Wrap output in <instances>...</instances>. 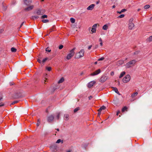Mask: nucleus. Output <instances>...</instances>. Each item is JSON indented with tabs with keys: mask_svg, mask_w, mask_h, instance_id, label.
Here are the masks:
<instances>
[{
	"mask_svg": "<svg viewBox=\"0 0 152 152\" xmlns=\"http://www.w3.org/2000/svg\"><path fill=\"white\" fill-rule=\"evenodd\" d=\"M120 112L119 110L117 111V112L116 115H118V114L119 113H120Z\"/></svg>",
	"mask_w": 152,
	"mask_h": 152,
	"instance_id": "8fccbe9b",
	"label": "nucleus"
},
{
	"mask_svg": "<svg viewBox=\"0 0 152 152\" xmlns=\"http://www.w3.org/2000/svg\"><path fill=\"white\" fill-rule=\"evenodd\" d=\"M70 20L71 22L72 23H74L75 21V20L73 18H71Z\"/></svg>",
	"mask_w": 152,
	"mask_h": 152,
	"instance_id": "7c9ffc66",
	"label": "nucleus"
},
{
	"mask_svg": "<svg viewBox=\"0 0 152 152\" xmlns=\"http://www.w3.org/2000/svg\"><path fill=\"white\" fill-rule=\"evenodd\" d=\"M24 4L27 5H29L32 2L31 0H24Z\"/></svg>",
	"mask_w": 152,
	"mask_h": 152,
	"instance_id": "f8f14e48",
	"label": "nucleus"
},
{
	"mask_svg": "<svg viewBox=\"0 0 152 152\" xmlns=\"http://www.w3.org/2000/svg\"><path fill=\"white\" fill-rule=\"evenodd\" d=\"M47 75V74H46L45 75V76ZM47 79L46 78V76H45V77L44 78V79L43 80H42V82L44 83L45 84V82H46V80Z\"/></svg>",
	"mask_w": 152,
	"mask_h": 152,
	"instance_id": "72a5a7b5",
	"label": "nucleus"
},
{
	"mask_svg": "<svg viewBox=\"0 0 152 152\" xmlns=\"http://www.w3.org/2000/svg\"><path fill=\"white\" fill-rule=\"evenodd\" d=\"M75 48H73L69 52V53L67 55L66 58L67 59H69L74 55L75 52L74 50H75Z\"/></svg>",
	"mask_w": 152,
	"mask_h": 152,
	"instance_id": "7ed1b4c3",
	"label": "nucleus"
},
{
	"mask_svg": "<svg viewBox=\"0 0 152 152\" xmlns=\"http://www.w3.org/2000/svg\"><path fill=\"white\" fill-rule=\"evenodd\" d=\"M131 79V77L130 75H127L124 77L122 80L124 83H127L129 82Z\"/></svg>",
	"mask_w": 152,
	"mask_h": 152,
	"instance_id": "39448f33",
	"label": "nucleus"
},
{
	"mask_svg": "<svg viewBox=\"0 0 152 152\" xmlns=\"http://www.w3.org/2000/svg\"><path fill=\"white\" fill-rule=\"evenodd\" d=\"M37 61L40 64H41L42 63L41 61L39 59H38L37 60Z\"/></svg>",
	"mask_w": 152,
	"mask_h": 152,
	"instance_id": "3c124183",
	"label": "nucleus"
},
{
	"mask_svg": "<svg viewBox=\"0 0 152 152\" xmlns=\"http://www.w3.org/2000/svg\"><path fill=\"white\" fill-rule=\"evenodd\" d=\"M100 44L101 46H102V42H100Z\"/></svg>",
	"mask_w": 152,
	"mask_h": 152,
	"instance_id": "052dcab7",
	"label": "nucleus"
},
{
	"mask_svg": "<svg viewBox=\"0 0 152 152\" xmlns=\"http://www.w3.org/2000/svg\"><path fill=\"white\" fill-rule=\"evenodd\" d=\"M63 47V46L62 45H60L59 47V49H62Z\"/></svg>",
	"mask_w": 152,
	"mask_h": 152,
	"instance_id": "a18cd8bd",
	"label": "nucleus"
},
{
	"mask_svg": "<svg viewBox=\"0 0 152 152\" xmlns=\"http://www.w3.org/2000/svg\"><path fill=\"white\" fill-rule=\"evenodd\" d=\"M4 31V30L3 29H0V34L2 33L3 32V31Z\"/></svg>",
	"mask_w": 152,
	"mask_h": 152,
	"instance_id": "de8ad7c7",
	"label": "nucleus"
},
{
	"mask_svg": "<svg viewBox=\"0 0 152 152\" xmlns=\"http://www.w3.org/2000/svg\"><path fill=\"white\" fill-rule=\"evenodd\" d=\"M54 30H52L51 28L48 31V34H49L50 32L53 31H54Z\"/></svg>",
	"mask_w": 152,
	"mask_h": 152,
	"instance_id": "4c0bfd02",
	"label": "nucleus"
},
{
	"mask_svg": "<svg viewBox=\"0 0 152 152\" xmlns=\"http://www.w3.org/2000/svg\"><path fill=\"white\" fill-rule=\"evenodd\" d=\"M20 96V95H18L17 94H15L14 95L13 97L14 99H18V98Z\"/></svg>",
	"mask_w": 152,
	"mask_h": 152,
	"instance_id": "6ab92c4d",
	"label": "nucleus"
},
{
	"mask_svg": "<svg viewBox=\"0 0 152 152\" xmlns=\"http://www.w3.org/2000/svg\"><path fill=\"white\" fill-rule=\"evenodd\" d=\"M94 4H91L87 7V10H92L94 8Z\"/></svg>",
	"mask_w": 152,
	"mask_h": 152,
	"instance_id": "ddd939ff",
	"label": "nucleus"
},
{
	"mask_svg": "<svg viewBox=\"0 0 152 152\" xmlns=\"http://www.w3.org/2000/svg\"><path fill=\"white\" fill-rule=\"evenodd\" d=\"M107 78V76L104 75L103 76L100 78V81L102 83H103L106 80Z\"/></svg>",
	"mask_w": 152,
	"mask_h": 152,
	"instance_id": "1a4fd4ad",
	"label": "nucleus"
},
{
	"mask_svg": "<svg viewBox=\"0 0 152 152\" xmlns=\"http://www.w3.org/2000/svg\"><path fill=\"white\" fill-rule=\"evenodd\" d=\"M127 108L125 106L122 109V112H124L125 111H127Z\"/></svg>",
	"mask_w": 152,
	"mask_h": 152,
	"instance_id": "5701e85b",
	"label": "nucleus"
},
{
	"mask_svg": "<svg viewBox=\"0 0 152 152\" xmlns=\"http://www.w3.org/2000/svg\"><path fill=\"white\" fill-rule=\"evenodd\" d=\"M106 109V107L104 106H102L98 110V112H101L102 110H105Z\"/></svg>",
	"mask_w": 152,
	"mask_h": 152,
	"instance_id": "dca6fc26",
	"label": "nucleus"
},
{
	"mask_svg": "<svg viewBox=\"0 0 152 152\" xmlns=\"http://www.w3.org/2000/svg\"><path fill=\"white\" fill-rule=\"evenodd\" d=\"M34 8V6L31 5V6H30L27 7L25 8L24 9L25 11H28L30 10H32Z\"/></svg>",
	"mask_w": 152,
	"mask_h": 152,
	"instance_id": "9b49d317",
	"label": "nucleus"
},
{
	"mask_svg": "<svg viewBox=\"0 0 152 152\" xmlns=\"http://www.w3.org/2000/svg\"><path fill=\"white\" fill-rule=\"evenodd\" d=\"M11 51L12 52H15L17 51V49L14 48L12 47L11 48Z\"/></svg>",
	"mask_w": 152,
	"mask_h": 152,
	"instance_id": "bb28decb",
	"label": "nucleus"
},
{
	"mask_svg": "<svg viewBox=\"0 0 152 152\" xmlns=\"http://www.w3.org/2000/svg\"><path fill=\"white\" fill-rule=\"evenodd\" d=\"M125 74V72H124H124H122L121 74L119 76V78H121L122 77H123V76Z\"/></svg>",
	"mask_w": 152,
	"mask_h": 152,
	"instance_id": "b1692460",
	"label": "nucleus"
},
{
	"mask_svg": "<svg viewBox=\"0 0 152 152\" xmlns=\"http://www.w3.org/2000/svg\"><path fill=\"white\" fill-rule=\"evenodd\" d=\"M42 22L44 23H47L49 22V20L47 19H44L42 20Z\"/></svg>",
	"mask_w": 152,
	"mask_h": 152,
	"instance_id": "c9c22d12",
	"label": "nucleus"
},
{
	"mask_svg": "<svg viewBox=\"0 0 152 152\" xmlns=\"http://www.w3.org/2000/svg\"><path fill=\"white\" fill-rule=\"evenodd\" d=\"M126 11V9H122L121 10V12H124Z\"/></svg>",
	"mask_w": 152,
	"mask_h": 152,
	"instance_id": "49530a36",
	"label": "nucleus"
},
{
	"mask_svg": "<svg viewBox=\"0 0 152 152\" xmlns=\"http://www.w3.org/2000/svg\"><path fill=\"white\" fill-rule=\"evenodd\" d=\"M108 27L107 25H105L103 26L102 29L104 30H106L108 28Z\"/></svg>",
	"mask_w": 152,
	"mask_h": 152,
	"instance_id": "393cba45",
	"label": "nucleus"
},
{
	"mask_svg": "<svg viewBox=\"0 0 152 152\" xmlns=\"http://www.w3.org/2000/svg\"><path fill=\"white\" fill-rule=\"evenodd\" d=\"M99 1H98L96 2V4H98L99 3Z\"/></svg>",
	"mask_w": 152,
	"mask_h": 152,
	"instance_id": "e2e57ef3",
	"label": "nucleus"
},
{
	"mask_svg": "<svg viewBox=\"0 0 152 152\" xmlns=\"http://www.w3.org/2000/svg\"><path fill=\"white\" fill-rule=\"evenodd\" d=\"M48 59V58H45L44 59H43L42 61V62L43 63H44Z\"/></svg>",
	"mask_w": 152,
	"mask_h": 152,
	"instance_id": "c03bdc74",
	"label": "nucleus"
},
{
	"mask_svg": "<svg viewBox=\"0 0 152 152\" xmlns=\"http://www.w3.org/2000/svg\"><path fill=\"white\" fill-rule=\"evenodd\" d=\"M97 61H96L94 63V64H97Z\"/></svg>",
	"mask_w": 152,
	"mask_h": 152,
	"instance_id": "338daca9",
	"label": "nucleus"
},
{
	"mask_svg": "<svg viewBox=\"0 0 152 152\" xmlns=\"http://www.w3.org/2000/svg\"><path fill=\"white\" fill-rule=\"evenodd\" d=\"M64 118L65 120H67L69 119V115L68 114H65L64 115Z\"/></svg>",
	"mask_w": 152,
	"mask_h": 152,
	"instance_id": "f3484780",
	"label": "nucleus"
},
{
	"mask_svg": "<svg viewBox=\"0 0 152 152\" xmlns=\"http://www.w3.org/2000/svg\"><path fill=\"white\" fill-rule=\"evenodd\" d=\"M52 30H54L55 31V26H53L52 28H51Z\"/></svg>",
	"mask_w": 152,
	"mask_h": 152,
	"instance_id": "09e8293b",
	"label": "nucleus"
},
{
	"mask_svg": "<svg viewBox=\"0 0 152 152\" xmlns=\"http://www.w3.org/2000/svg\"><path fill=\"white\" fill-rule=\"evenodd\" d=\"M40 121H41V120L40 119H38L37 123V126H39V125L40 123Z\"/></svg>",
	"mask_w": 152,
	"mask_h": 152,
	"instance_id": "c756f323",
	"label": "nucleus"
},
{
	"mask_svg": "<svg viewBox=\"0 0 152 152\" xmlns=\"http://www.w3.org/2000/svg\"><path fill=\"white\" fill-rule=\"evenodd\" d=\"M104 57H102L100 58L98 60V61H100L103 60L104 59Z\"/></svg>",
	"mask_w": 152,
	"mask_h": 152,
	"instance_id": "37998d69",
	"label": "nucleus"
},
{
	"mask_svg": "<svg viewBox=\"0 0 152 152\" xmlns=\"http://www.w3.org/2000/svg\"><path fill=\"white\" fill-rule=\"evenodd\" d=\"M124 14H122L120 15V16H118L119 18H121L124 17Z\"/></svg>",
	"mask_w": 152,
	"mask_h": 152,
	"instance_id": "79ce46f5",
	"label": "nucleus"
},
{
	"mask_svg": "<svg viewBox=\"0 0 152 152\" xmlns=\"http://www.w3.org/2000/svg\"><path fill=\"white\" fill-rule=\"evenodd\" d=\"M99 41L100 42H102V40L101 38H100L99 39Z\"/></svg>",
	"mask_w": 152,
	"mask_h": 152,
	"instance_id": "6e6d98bb",
	"label": "nucleus"
},
{
	"mask_svg": "<svg viewBox=\"0 0 152 152\" xmlns=\"http://www.w3.org/2000/svg\"><path fill=\"white\" fill-rule=\"evenodd\" d=\"M114 74V73L113 72H112L111 73V75H113Z\"/></svg>",
	"mask_w": 152,
	"mask_h": 152,
	"instance_id": "bf43d9fd",
	"label": "nucleus"
},
{
	"mask_svg": "<svg viewBox=\"0 0 152 152\" xmlns=\"http://www.w3.org/2000/svg\"><path fill=\"white\" fill-rule=\"evenodd\" d=\"M80 107H77L75 108L74 110V113H76L78 111L80 110Z\"/></svg>",
	"mask_w": 152,
	"mask_h": 152,
	"instance_id": "a878e982",
	"label": "nucleus"
},
{
	"mask_svg": "<svg viewBox=\"0 0 152 152\" xmlns=\"http://www.w3.org/2000/svg\"><path fill=\"white\" fill-rule=\"evenodd\" d=\"M46 69L49 71H50L51 70V67H46Z\"/></svg>",
	"mask_w": 152,
	"mask_h": 152,
	"instance_id": "ea45409f",
	"label": "nucleus"
},
{
	"mask_svg": "<svg viewBox=\"0 0 152 152\" xmlns=\"http://www.w3.org/2000/svg\"><path fill=\"white\" fill-rule=\"evenodd\" d=\"M91 47H92L91 45H90V46H89L88 47V50L90 49Z\"/></svg>",
	"mask_w": 152,
	"mask_h": 152,
	"instance_id": "5fc2aeb1",
	"label": "nucleus"
},
{
	"mask_svg": "<svg viewBox=\"0 0 152 152\" xmlns=\"http://www.w3.org/2000/svg\"><path fill=\"white\" fill-rule=\"evenodd\" d=\"M92 98H93V96H90L88 97V98L89 100L91 99Z\"/></svg>",
	"mask_w": 152,
	"mask_h": 152,
	"instance_id": "603ef678",
	"label": "nucleus"
},
{
	"mask_svg": "<svg viewBox=\"0 0 152 152\" xmlns=\"http://www.w3.org/2000/svg\"><path fill=\"white\" fill-rule=\"evenodd\" d=\"M45 11L43 9H39L37 10L36 13L38 15H42L44 13Z\"/></svg>",
	"mask_w": 152,
	"mask_h": 152,
	"instance_id": "0eeeda50",
	"label": "nucleus"
},
{
	"mask_svg": "<svg viewBox=\"0 0 152 152\" xmlns=\"http://www.w3.org/2000/svg\"><path fill=\"white\" fill-rule=\"evenodd\" d=\"M150 7V6L149 5H146L144 6V8L145 9H147L149 8Z\"/></svg>",
	"mask_w": 152,
	"mask_h": 152,
	"instance_id": "f704fd0d",
	"label": "nucleus"
},
{
	"mask_svg": "<svg viewBox=\"0 0 152 152\" xmlns=\"http://www.w3.org/2000/svg\"><path fill=\"white\" fill-rule=\"evenodd\" d=\"M17 102H16V101L12 103V104H14L15 103H17Z\"/></svg>",
	"mask_w": 152,
	"mask_h": 152,
	"instance_id": "4d7b16f0",
	"label": "nucleus"
},
{
	"mask_svg": "<svg viewBox=\"0 0 152 152\" xmlns=\"http://www.w3.org/2000/svg\"><path fill=\"white\" fill-rule=\"evenodd\" d=\"M137 62V61L135 59H133L127 62L125 65V67L127 68H129L134 66Z\"/></svg>",
	"mask_w": 152,
	"mask_h": 152,
	"instance_id": "f257e3e1",
	"label": "nucleus"
},
{
	"mask_svg": "<svg viewBox=\"0 0 152 152\" xmlns=\"http://www.w3.org/2000/svg\"><path fill=\"white\" fill-rule=\"evenodd\" d=\"M118 13H119V14H121V13H122V12H121V11L120 12H118Z\"/></svg>",
	"mask_w": 152,
	"mask_h": 152,
	"instance_id": "69168bd1",
	"label": "nucleus"
},
{
	"mask_svg": "<svg viewBox=\"0 0 152 152\" xmlns=\"http://www.w3.org/2000/svg\"><path fill=\"white\" fill-rule=\"evenodd\" d=\"M97 25V24H95L93 26L91 30V31L92 33H94L96 32Z\"/></svg>",
	"mask_w": 152,
	"mask_h": 152,
	"instance_id": "9d476101",
	"label": "nucleus"
},
{
	"mask_svg": "<svg viewBox=\"0 0 152 152\" xmlns=\"http://www.w3.org/2000/svg\"><path fill=\"white\" fill-rule=\"evenodd\" d=\"M100 114H101V112H99V113H98V115H99Z\"/></svg>",
	"mask_w": 152,
	"mask_h": 152,
	"instance_id": "680f3d73",
	"label": "nucleus"
},
{
	"mask_svg": "<svg viewBox=\"0 0 152 152\" xmlns=\"http://www.w3.org/2000/svg\"><path fill=\"white\" fill-rule=\"evenodd\" d=\"M64 78L62 77L58 81V83H63L64 81Z\"/></svg>",
	"mask_w": 152,
	"mask_h": 152,
	"instance_id": "4be33fe9",
	"label": "nucleus"
},
{
	"mask_svg": "<svg viewBox=\"0 0 152 152\" xmlns=\"http://www.w3.org/2000/svg\"><path fill=\"white\" fill-rule=\"evenodd\" d=\"M10 86H12V85H13V83H12V82H10Z\"/></svg>",
	"mask_w": 152,
	"mask_h": 152,
	"instance_id": "13d9d810",
	"label": "nucleus"
},
{
	"mask_svg": "<svg viewBox=\"0 0 152 152\" xmlns=\"http://www.w3.org/2000/svg\"><path fill=\"white\" fill-rule=\"evenodd\" d=\"M54 119V116L52 115H50L47 118L48 121L49 123H52L53 122Z\"/></svg>",
	"mask_w": 152,
	"mask_h": 152,
	"instance_id": "423d86ee",
	"label": "nucleus"
},
{
	"mask_svg": "<svg viewBox=\"0 0 152 152\" xmlns=\"http://www.w3.org/2000/svg\"><path fill=\"white\" fill-rule=\"evenodd\" d=\"M133 19L131 18L129 22V29L132 30L134 26V23H133Z\"/></svg>",
	"mask_w": 152,
	"mask_h": 152,
	"instance_id": "20e7f679",
	"label": "nucleus"
},
{
	"mask_svg": "<svg viewBox=\"0 0 152 152\" xmlns=\"http://www.w3.org/2000/svg\"><path fill=\"white\" fill-rule=\"evenodd\" d=\"M124 63V61L123 60H120L118 61L117 63V65L120 66L122 65Z\"/></svg>",
	"mask_w": 152,
	"mask_h": 152,
	"instance_id": "2eb2a0df",
	"label": "nucleus"
},
{
	"mask_svg": "<svg viewBox=\"0 0 152 152\" xmlns=\"http://www.w3.org/2000/svg\"><path fill=\"white\" fill-rule=\"evenodd\" d=\"M138 94V93L137 92H135L134 93H133L132 95V97L133 98L136 96Z\"/></svg>",
	"mask_w": 152,
	"mask_h": 152,
	"instance_id": "c85d7f7f",
	"label": "nucleus"
},
{
	"mask_svg": "<svg viewBox=\"0 0 152 152\" xmlns=\"http://www.w3.org/2000/svg\"><path fill=\"white\" fill-rule=\"evenodd\" d=\"M56 118H57V119L58 120L59 119L60 115H61V113L60 112H58V113H56Z\"/></svg>",
	"mask_w": 152,
	"mask_h": 152,
	"instance_id": "a211bd4d",
	"label": "nucleus"
},
{
	"mask_svg": "<svg viewBox=\"0 0 152 152\" xmlns=\"http://www.w3.org/2000/svg\"><path fill=\"white\" fill-rule=\"evenodd\" d=\"M140 52V51L139 50H137L136 51H135L133 54V55H137Z\"/></svg>",
	"mask_w": 152,
	"mask_h": 152,
	"instance_id": "2f4dec72",
	"label": "nucleus"
},
{
	"mask_svg": "<svg viewBox=\"0 0 152 152\" xmlns=\"http://www.w3.org/2000/svg\"><path fill=\"white\" fill-rule=\"evenodd\" d=\"M47 18V16L46 15H44L42 16L41 18L42 19H44L45 18Z\"/></svg>",
	"mask_w": 152,
	"mask_h": 152,
	"instance_id": "e433bc0d",
	"label": "nucleus"
},
{
	"mask_svg": "<svg viewBox=\"0 0 152 152\" xmlns=\"http://www.w3.org/2000/svg\"><path fill=\"white\" fill-rule=\"evenodd\" d=\"M24 23V22H23L22 23L20 26V28L22 27V26L23 25Z\"/></svg>",
	"mask_w": 152,
	"mask_h": 152,
	"instance_id": "864d4df0",
	"label": "nucleus"
},
{
	"mask_svg": "<svg viewBox=\"0 0 152 152\" xmlns=\"http://www.w3.org/2000/svg\"><path fill=\"white\" fill-rule=\"evenodd\" d=\"M2 99V97H0V102H1V101ZM4 105V104L2 103H0V107L3 106Z\"/></svg>",
	"mask_w": 152,
	"mask_h": 152,
	"instance_id": "473e14b6",
	"label": "nucleus"
},
{
	"mask_svg": "<svg viewBox=\"0 0 152 152\" xmlns=\"http://www.w3.org/2000/svg\"><path fill=\"white\" fill-rule=\"evenodd\" d=\"M148 40L149 42H151V41H152V36H150L149 37Z\"/></svg>",
	"mask_w": 152,
	"mask_h": 152,
	"instance_id": "a19ab883",
	"label": "nucleus"
},
{
	"mask_svg": "<svg viewBox=\"0 0 152 152\" xmlns=\"http://www.w3.org/2000/svg\"><path fill=\"white\" fill-rule=\"evenodd\" d=\"M39 17L37 15H34L31 17V19L33 20L39 18Z\"/></svg>",
	"mask_w": 152,
	"mask_h": 152,
	"instance_id": "412c9836",
	"label": "nucleus"
},
{
	"mask_svg": "<svg viewBox=\"0 0 152 152\" xmlns=\"http://www.w3.org/2000/svg\"><path fill=\"white\" fill-rule=\"evenodd\" d=\"M60 142H61V143H63V140H61L60 139H59L56 142V143H59Z\"/></svg>",
	"mask_w": 152,
	"mask_h": 152,
	"instance_id": "cd10ccee",
	"label": "nucleus"
},
{
	"mask_svg": "<svg viewBox=\"0 0 152 152\" xmlns=\"http://www.w3.org/2000/svg\"><path fill=\"white\" fill-rule=\"evenodd\" d=\"M84 50L81 49L80 51L76 54L75 58H80L84 56Z\"/></svg>",
	"mask_w": 152,
	"mask_h": 152,
	"instance_id": "f03ea898",
	"label": "nucleus"
},
{
	"mask_svg": "<svg viewBox=\"0 0 152 152\" xmlns=\"http://www.w3.org/2000/svg\"><path fill=\"white\" fill-rule=\"evenodd\" d=\"M46 51L48 52H50L51 51V50L50 49V48L48 47L46 49Z\"/></svg>",
	"mask_w": 152,
	"mask_h": 152,
	"instance_id": "58836bf2",
	"label": "nucleus"
},
{
	"mask_svg": "<svg viewBox=\"0 0 152 152\" xmlns=\"http://www.w3.org/2000/svg\"><path fill=\"white\" fill-rule=\"evenodd\" d=\"M113 90L116 93L118 94H119V92H118L117 88L115 87H112Z\"/></svg>",
	"mask_w": 152,
	"mask_h": 152,
	"instance_id": "aec40b11",
	"label": "nucleus"
},
{
	"mask_svg": "<svg viewBox=\"0 0 152 152\" xmlns=\"http://www.w3.org/2000/svg\"><path fill=\"white\" fill-rule=\"evenodd\" d=\"M71 150H69L67 151V152H71Z\"/></svg>",
	"mask_w": 152,
	"mask_h": 152,
	"instance_id": "774afa93",
	"label": "nucleus"
},
{
	"mask_svg": "<svg viewBox=\"0 0 152 152\" xmlns=\"http://www.w3.org/2000/svg\"><path fill=\"white\" fill-rule=\"evenodd\" d=\"M95 83L94 81H91L88 84V87L89 88H91L92 86Z\"/></svg>",
	"mask_w": 152,
	"mask_h": 152,
	"instance_id": "4468645a",
	"label": "nucleus"
},
{
	"mask_svg": "<svg viewBox=\"0 0 152 152\" xmlns=\"http://www.w3.org/2000/svg\"><path fill=\"white\" fill-rule=\"evenodd\" d=\"M101 72V70L100 69H99L97 70H96L94 72L91 74L90 75L91 76H94L97 75L99 74Z\"/></svg>",
	"mask_w": 152,
	"mask_h": 152,
	"instance_id": "6e6552de",
	"label": "nucleus"
},
{
	"mask_svg": "<svg viewBox=\"0 0 152 152\" xmlns=\"http://www.w3.org/2000/svg\"><path fill=\"white\" fill-rule=\"evenodd\" d=\"M115 7V5H113V7H112V8H114Z\"/></svg>",
	"mask_w": 152,
	"mask_h": 152,
	"instance_id": "0e129e2a",
	"label": "nucleus"
}]
</instances>
